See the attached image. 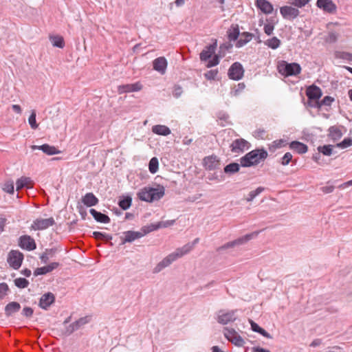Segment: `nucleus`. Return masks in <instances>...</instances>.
<instances>
[{"mask_svg": "<svg viewBox=\"0 0 352 352\" xmlns=\"http://www.w3.org/2000/svg\"><path fill=\"white\" fill-rule=\"evenodd\" d=\"M267 156L268 153L263 148H256L248 152L244 156L241 157V166L243 167L255 166L260 162H263Z\"/></svg>", "mask_w": 352, "mask_h": 352, "instance_id": "obj_1", "label": "nucleus"}, {"mask_svg": "<svg viewBox=\"0 0 352 352\" xmlns=\"http://www.w3.org/2000/svg\"><path fill=\"white\" fill-rule=\"evenodd\" d=\"M164 188L160 186L158 188L144 187L138 193V198L146 202H152L160 199L164 195Z\"/></svg>", "mask_w": 352, "mask_h": 352, "instance_id": "obj_2", "label": "nucleus"}, {"mask_svg": "<svg viewBox=\"0 0 352 352\" xmlns=\"http://www.w3.org/2000/svg\"><path fill=\"white\" fill-rule=\"evenodd\" d=\"M278 72L285 77L297 76L300 74L302 68L297 63H287L285 60H280L277 65Z\"/></svg>", "mask_w": 352, "mask_h": 352, "instance_id": "obj_3", "label": "nucleus"}, {"mask_svg": "<svg viewBox=\"0 0 352 352\" xmlns=\"http://www.w3.org/2000/svg\"><path fill=\"white\" fill-rule=\"evenodd\" d=\"M191 248L192 245H184L183 247L177 248L175 252L168 254L162 261L166 267H168L177 258L190 252Z\"/></svg>", "mask_w": 352, "mask_h": 352, "instance_id": "obj_4", "label": "nucleus"}, {"mask_svg": "<svg viewBox=\"0 0 352 352\" xmlns=\"http://www.w3.org/2000/svg\"><path fill=\"white\" fill-rule=\"evenodd\" d=\"M258 234V232H253L250 234H247L241 237H239L232 241L228 242L223 245L219 247L218 248V251H222L226 249L232 248L237 245H243L248 241H250L254 237H256Z\"/></svg>", "mask_w": 352, "mask_h": 352, "instance_id": "obj_5", "label": "nucleus"}, {"mask_svg": "<svg viewBox=\"0 0 352 352\" xmlns=\"http://www.w3.org/2000/svg\"><path fill=\"white\" fill-rule=\"evenodd\" d=\"M306 95L308 98V104L311 107H316V102H318L322 93L320 87L315 85H310L306 90Z\"/></svg>", "mask_w": 352, "mask_h": 352, "instance_id": "obj_6", "label": "nucleus"}, {"mask_svg": "<svg viewBox=\"0 0 352 352\" xmlns=\"http://www.w3.org/2000/svg\"><path fill=\"white\" fill-rule=\"evenodd\" d=\"M223 332L225 338L235 346H243L244 345V340L234 329L224 327Z\"/></svg>", "mask_w": 352, "mask_h": 352, "instance_id": "obj_7", "label": "nucleus"}, {"mask_svg": "<svg viewBox=\"0 0 352 352\" xmlns=\"http://www.w3.org/2000/svg\"><path fill=\"white\" fill-rule=\"evenodd\" d=\"M237 309L226 311L224 309L219 310L217 314V321L221 324H227L229 322H234L236 320V313Z\"/></svg>", "mask_w": 352, "mask_h": 352, "instance_id": "obj_8", "label": "nucleus"}, {"mask_svg": "<svg viewBox=\"0 0 352 352\" xmlns=\"http://www.w3.org/2000/svg\"><path fill=\"white\" fill-rule=\"evenodd\" d=\"M23 254L19 250H11L8 256L7 261L14 270H18L22 264Z\"/></svg>", "mask_w": 352, "mask_h": 352, "instance_id": "obj_9", "label": "nucleus"}, {"mask_svg": "<svg viewBox=\"0 0 352 352\" xmlns=\"http://www.w3.org/2000/svg\"><path fill=\"white\" fill-rule=\"evenodd\" d=\"M244 69L242 65L239 62L234 63L228 70V75L230 79L239 80L242 78Z\"/></svg>", "mask_w": 352, "mask_h": 352, "instance_id": "obj_10", "label": "nucleus"}, {"mask_svg": "<svg viewBox=\"0 0 352 352\" xmlns=\"http://www.w3.org/2000/svg\"><path fill=\"white\" fill-rule=\"evenodd\" d=\"M54 224H55V221L53 217L48 219L38 218L33 221L31 228L34 230H42L48 228Z\"/></svg>", "mask_w": 352, "mask_h": 352, "instance_id": "obj_11", "label": "nucleus"}, {"mask_svg": "<svg viewBox=\"0 0 352 352\" xmlns=\"http://www.w3.org/2000/svg\"><path fill=\"white\" fill-rule=\"evenodd\" d=\"M250 144L243 138H239L234 140L230 144L231 151L234 153H240L248 149Z\"/></svg>", "mask_w": 352, "mask_h": 352, "instance_id": "obj_12", "label": "nucleus"}, {"mask_svg": "<svg viewBox=\"0 0 352 352\" xmlns=\"http://www.w3.org/2000/svg\"><path fill=\"white\" fill-rule=\"evenodd\" d=\"M19 245L23 250L32 251L36 248V244L33 238L29 235H23L20 236L19 240Z\"/></svg>", "mask_w": 352, "mask_h": 352, "instance_id": "obj_13", "label": "nucleus"}, {"mask_svg": "<svg viewBox=\"0 0 352 352\" xmlns=\"http://www.w3.org/2000/svg\"><path fill=\"white\" fill-rule=\"evenodd\" d=\"M280 12L285 19L292 21L296 19L300 14L298 9L285 6L280 8Z\"/></svg>", "mask_w": 352, "mask_h": 352, "instance_id": "obj_14", "label": "nucleus"}, {"mask_svg": "<svg viewBox=\"0 0 352 352\" xmlns=\"http://www.w3.org/2000/svg\"><path fill=\"white\" fill-rule=\"evenodd\" d=\"M54 302L55 296L52 292H47L41 297L38 306L47 310Z\"/></svg>", "mask_w": 352, "mask_h": 352, "instance_id": "obj_15", "label": "nucleus"}, {"mask_svg": "<svg viewBox=\"0 0 352 352\" xmlns=\"http://www.w3.org/2000/svg\"><path fill=\"white\" fill-rule=\"evenodd\" d=\"M122 236H120L121 244H125L126 243H131L134 241L135 239H140L144 236L140 232L135 231H126L122 233Z\"/></svg>", "mask_w": 352, "mask_h": 352, "instance_id": "obj_16", "label": "nucleus"}, {"mask_svg": "<svg viewBox=\"0 0 352 352\" xmlns=\"http://www.w3.org/2000/svg\"><path fill=\"white\" fill-rule=\"evenodd\" d=\"M217 47V40L212 44L206 46L204 50L200 53L199 56L201 61H206L209 60L213 54Z\"/></svg>", "mask_w": 352, "mask_h": 352, "instance_id": "obj_17", "label": "nucleus"}, {"mask_svg": "<svg viewBox=\"0 0 352 352\" xmlns=\"http://www.w3.org/2000/svg\"><path fill=\"white\" fill-rule=\"evenodd\" d=\"M204 164L206 170H213L219 168L220 162L216 155H210L204 159Z\"/></svg>", "mask_w": 352, "mask_h": 352, "instance_id": "obj_18", "label": "nucleus"}, {"mask_svg": "<svg viewBox=\"0 0 352 352\" xmlns=\"http://www.w3.org/2000/svg\"><path fill=\"white\" fill-rule=\"evenodd\" d=\"M142 85L140 82H135L133 84H126L119 85L118 87V93L122 94L124 93H130L133 91H138L142 89Z\"/></svg>", "mask_w": 352, "mask_h": 352, "instance_id": "obj_19", "label": "nucleus"}, {"mask_svg": "<svg viewBox=\"0 0 352 352\" xmlns=\"http://www.w3.org/2000/svg\"><path fill=\"white\" fill-rule=\"evenodd\" d=\"M316 5L329 13H334L336 11V6L331 0H317Z\"/></svg>", "mask_w": 352, "mask_h": 352, "instance_id": "obj_20", "label": "nucleus"}, {"mask_svg": "<svg viewBox=\"0 0 352 352\" xmlns=\"http://www.w3.org/2000/svg\"><path fill=\"white\" fill-rule=\"evenodd\" d=\"M167 64V60L164 56L158 57L153 62V69L161 74H165Z\"/></svg>", "mask_w": 352, "mask_h": 352, "instance_id": "obj_21", "label": "nucleus"}, {"mask_svg": "<svg viewBox=\"0 0 352 352\" xmlns=\"http://www.w3.org/2000/svg\"><path fill=\"white\" fill-rule=\"evenodd\" d=\"M33 184L34 182L30 177H21L16 180V190L19 191L24 188H32L33 187Z\"/></svg>", "mask_w": 352, "mask_h": 352, "instance_id": "obj_22", "label": "nucleus"}, {"mask_svg": "<svg viewBox=\"0 0 352 352\" xmlns=\"http://www.w3.org/2000/svg\"><path fill=\"white\" fill-rule=\"evenodd\" d=\"M32 150H36V149L41 150L43 153H45L47 155H54V154H57V153H60V151L56 147H54L53 146H50L47 144H44L41 146L33 145V146H32Z\"/></svg>", "mask_w": 352, "mask_h": 352, "instance_id": "obj_23", "label": "nucleus"}, {"mask_svg": "<svg viewBox=\"0 0 352 352\" xmlns=\"http://www.w3.org/2000/svg\"><path fill=\"white\" fill-rule=\"evenodd\" d=\"M98 201V199L92 192H87L82 197V202L87 207L94 206Z\"/></svg>", "mask_w": 352, "mask_h": 352, "instance_id": "obj_24", "label": "nucleus"}, {"mask_svg": "<svg viewBox=\"0 0 352 352\" xmlns=\"http://www.w3.org/2000/svg\"><path fill=\"white\" fill-rule=\"evenodd\" d=\"M228 38L230 41H237L241 36L239 25L232 24L227 31Z\"/></svg>", "mask_w": 352, "mask_h": 352, "instance_id": "obj_25", "label": "nucleus"}, {"mask_svg": "<svg viewBox=\"0 0 352 352\" xmlns=\"http://www.w3.org/2000/svg\"><path fill=\"white\" fill-rule=\"evenodd\" d=\"M90 214L93 216L94 219L100 223H107L110 222V218L105 214L97 211L95 209L89 210Z\"/></svg>", "mask_w": 352, "mask_h": 352, "instance_id": "obj_26", "label": "nucleus"}, {"mask_svg": "<svg viewBox=\"0 0 352 352\" xmlns=\"http://www.w3.org/2000/svg\"><path fill=\"white\" fill-rule=\"evenodd\" d=\"M256 5L265 14H270L273 11V6L266 0H256Z\"/></svg>", "mask_w": 352, "mask_h": 352, "instance_id": "obj_27", "label": "nucleus"}, {"mask_svg": "<svg viewBox=\"0 0 352 352\" xmlns=\"http://www.w3.org/2000/svg\"><path fill=\"white\" fill-rule=\"evenodd\" d=\"M21 309V305L17 302H10L5 307V314L7 317L18 312Z\"/></svg>", "mask_w": 352, "mask_h": 352, "instance_id": "obj_28", "label": "nucleus"}, {"mask_svg": "<svg viewBox=\"0 0 352 352\" xmlns=\"http://www.w3.org/2000/svg\"><path fill=\"white\" fill-rule=\"evenodd\" d=\"M254 35L252 33L244 32L241 34L239 39L236 41L235 46L236 47H241L245 44H247L249 41H250Z\"/></svg>", "mask_w": 352, "mask_h": 352, "instance_id": "obj_29", "label": "nucleus"}, {"mask_svg": "<svg viewBox=\"0 0 352 352\" xmlns=\"http://www.w3.org/2000/svg\"><path fill=\"white\" fill-rule=\"evenodd\" d=\"M152 131L155 134L163 136H166L171 133L170 129L168 126L161 124L154 125L152 127Z\"/></svg>", "mask_w": 352, "mask_h": 352, "instance_id": "obj_30", "label": "nucleus"}, {"mask_svg": "<svg viewBox=\"0 0 352 352\" xmlns=\"http://www.w3.org/2000/svg\"><path fill=\"white\" fill-rule=\"evenodd\" d=\"M289 147L299 154L305 153L307 151V146L298 141L292 142Z\"/></svg>", "mask_w": 352, "mask_h": 352, "instance_id": "obj_31", "label": "nucleus"}, {"mask_svg": "<svg viewBox=\"0 0 352 352\" xmlns=\"http://www.w3.org/2000/svg\"><path fill=\"white\" fill-rule=\"evenodd\" d=\"M329 137L332 139L333 141H337L341 138L342 136V133L339 126H332L329 127Z\"/></svg>", "mask_w": 352, "mask_h": 352, "instance_id": "obj_32", "label": "nucleus"}, {"mask_svg": "<svg viewBox=\"0 0 352 352\" xmlns=\"http://www.w3.org/2000/svg\"><path fill=\"white\" fill-rule=\"evenodd\" d=\"M251 324V329L253 331L256 332L262 335L263 336L267 338H272L271 335L267 332L264 329L261 327L257 323L254 322L253 320H250Z\"/></svg>", "mask_w": 352, "mask_h": 352, "instance_id": "obj_33", "label": "nucleus"}, {"mask_svg": "<svg viewBox=\"0 0 352 352\" xmlns=\"http://www.w3.org/2000/svg\"><path fill=\"white\" fill-rule=\"evenodd\" d=\"M240 164H239L236 162H232L228 165H226L224 168L223 171L226 174L232 175L236 173H238L240 170Z\"/></svg>", "mask_w": 352, "mask_h": 352, "instance_id": "obj_34", "label": "nucleus"}, {"mask_svg": "<svg viewBox=\"0 0 352 352\" xmlns=\"http://www.w3.org/2000/svg\"><path fill=\"white\" fill-rule=\"evenodd\" d=\"M50 40L52 42L54 47L63 48L65 46L64 38L61 36H58V35L50 36Z\"/></svg>", "mask_w": 352, "mask_h": 352, "instance_id": "obj_35", "label": "nucleus"}, {"mask_svg": "<svg viewBox=\"0 0 352 352\" xmlns=\"http://www.w3.org/2000/svg\"><path fill=\"white\" fill-rule=\"evenodd\" d=\"M132 202V199L130 196L123 197L120 199L118 201L119 206L124 210L130 208Z\"/></svg>", "mask_w": 352, "mask_h": 352, "instance_id": "obj_36", "label": "nucleus"}, {"mask_svg": "<svg viewBox=\"0 0 352 352\" xmlns=\"http://www.w3.org/2000/svg\"><path fill=\"white\" fill-rule=\"evenodd\" d=\"M93 236L96 240H102L106 242H109L112 239V236L107 234L105 232H101L98 231H95L93 232Z\"/></svg>", "mask_w": 352, "mask_h": 352, "instance_id": "obj_37", "label": "nucleus"}, {"mask_svg": "<svg viewBox=\"0 0 352 352\" xmlns=\"http://www.w3.org/2000/svg\"><path fill=\"white\" fill-rule=\"evenodd\" d=\"M265 44L267 46H268L269 47H270L273 50H276L280 47V45L281 44V41L277 37L274 36L273 38L267 40L265 42Z\"/></svg>", "mask_w": 352, "mask_h": 352, "instance_id": "obj_38", "label": "nucleus"}, {"mask_svg": "<svg viewBox=\"0 0 352 352\" xmlns=\"http://www.w3.org/2000/svg\"><path fill=\"white\" fill-rule=\"evenodd\" d=\"M333 101V98L329 96H326L320 101L316 102V107L320 108L322 106H330Z\"/></svg>", "mask_w": 352, "mask_h": 352, "instance_id": "obj_39", "label": "nucleus"}, {"mask_svg": "<svg viewBox=\"0 0 352 352\" xmlns=\"http://www.w3.org/2000/svg\"><path fill=\"white\" fill-rule=\"evenodd\" d=\"M158 166L159 162L157 158L155 157H152L148 163L149 171L153 174L155 173L158 170Z\"/></svg>", "mask_w": 352, "mask_h": 352, "instance_id": "obj_40", "label": "nucleus"}, {"mask_svg": "<svg viewBox=\"0 0 352 352\" xmlns=\"http://www.w3.org/2000/svg\"><path fill=\"white\" fill-rule=\"evenodd\" d=\"M318 151L324 155L330 156L333 153V146L330 144L320 146L318 147Z\"/></svg>", "mask_w": 352, "mask_h": 352, "instance_id": "obj_41", "label": "nucleus"}, {"mask_svg": "<svg viewBox=\"0 0 352 352\" xmlns=\"http://www.w3.org/2000/svg\"><path fill=\"white\" fill-rule=\"evenodd\" d=\"M14 285L19 289H24L29 285V281L25 278H17L14 280Z\"/></svg>", "mask_w": 352, "mask_h": 352, "instance_id": "obj_42", "label": "nucleus"}, {"mask_svg": "<svg viewBox=\"0 0 352 352\" xmlns=\"http://www.w3.org/2000/svg\"><path fill=\"white\" fill-rule=\"evenodd\" d=\"M91 320V316H86L85 317H82L79 318L78 320L75 321L74 323L79 329L82 326L89 323Z\"/></svg>", "mask_w": 352, "mask_h": 352, "instance_id": "obj_43", "label": "nucleus"}, {"mask_svg": "<svg viewBox=\"0 0 352 352\" xmlns=\"http://www.w3.org/2000/svg\"><path fill=\"white\" fill-rule=\"evenodd\" d=\"M263 187H258L255 190L249 192L248 197L246 198L247 201H252L257 195L264 191Z\"/></svg>", "mask_w": 352, "mask_h": 352, "instance_id": "obj_44", "label": "nucleus"}, {"mask_svg": "<svg viewBox=\"0 0 352 352\" xmlns=\"http://www.w3.org/2000/svg\"><path fill=\"white\" fill-rule=\"evenodd\" d=\"M36 113L35 110H32L29 117L28 122L32 129H36L38 128V124L36 120Z\"/></svg>", "mask_w": 352, "mask_h": 352, "instance_id": "obj_45", "label": "nucleus"}, {"mask_svg": "<svg viewBox=\"0 0 352 352\" xmlns=\"http://www.w3.org/2000/svg\"><path fill=\"white\" fill-rule=\"evenodd\" d=\"M338 38V34H337L336 32L331 31L328 33V35L325 38V41L327 43H333L337 41Z\"/></svg>", "mask_w": 352, "mask_h": 352, "instance_id": "obj_46", "label": "nucleus"}, {"mask_svg": "<svg viewBox=\"0 0 352 352\" xmlns=\"http://www.w3.org/2000/svg\"><path fill=\"white\" fill-rule=\"evenodd\" d=\"M3 190L10 194L14 193V182L12 180L7 181L3 187Z\"/></svg>", "mask_w": 352, "mask_h": 352, "instance_id": "obj_47", "label": "nucleus"}, {"mask_svg": "<svg viewBox=\"0 0 352 352\" xmlns=\"http://www.w3.org/2000/svg\"><path fill=\"white\" fill-rule=\"evenodd\" d=\"M224 56V54L220 55V56L215 54L212 59L208 60V63L206 65L207 67H212L217 65L219 63L220 56Z\"/></svg>", "mask_w": 352, "mask_h": 352, "instance_id": "obj_48", "label": "nucleus"}, {"mask_svg": "<svg viewBox=\"0 0 352 352\" xmlns=\"http://www.w3.org/2000/svg\"><path fill=\"white\" fill-rule=\"evenodd\" d=\"M309 0H289V3L298 8L304 7L309 3Z\"/></svg>", "mask_w": 352, "mask_h": 352, "instance_id": "obj_49", "label": "nucleus"}, {"mask_svg": "<svg viewBox=\"0 0 352 352\" xmlns=\"http://www.w3.org/2000/svg\"><path fill=\"white\" fill-rule=\"evenodd\" d=\"M160 227H161L160 223H159L157 225L151 224V225L148 226V227H143L142 228V231L144 232L143 234L144 235L148 232H151L152 231L157 230Z\"/></svg>", "mask_w": 352, "mask_h": 352, "instance_id": "obj_50", "label": "nucleus"}, {"mask_svg": "<svg viewBox=\"0 0 352 352\" xmlns=\"http://www.w3.org/2000/svg\"><path fill=\"white\" fill-rule=\"evenodd\" d=\"M352 145V138H345L341 142L337 144V146L345 148Z\"/></svg>", "mask_w": 352, "mask_h": 352, "instance_id": "obj_51", "label": "nucleus"}, {"mask_svg": "<svg viewBox=\"0 0 352 352\" xmlns=\"http://www.w3.org/2000/svg\"><path fill=\"white\" fill-rule=\"evenodd\" d=\"M292 160V155L287 152L280 159V164L283 166L287 165Z\"/></svg>", "mask_w": 352, "mask_h": 352, "instance_id": "obj_52", "label": "nucleus"}, {"mask_svg": "<svg viewBox=\"0 0 352 352\" xmlns=\"http://www.w3.org/2000/svg\"><path fill=\"white\" fill-rule=\"evenodd\" d=\"M9 290V287L7 283H0V299H3L5 296L7 294V292Z\"/></svg>", "mask_w": 352, "mask_h": 352, "instance_id": "obj_53", "label": "nucleus"}, {"mask_svg": "<svg viewBox=\"0 0 352 352\" xmlns=\"http://www.w3.org/2000/svg\"><path fill=\"white\" fill-rule=\"evenodd\" d=\"M217 69H211L204 74V76L207 80H214L217 76Z\"/></svg>", "mask_w": 352, "mask_h": 352, "instance_id": "obj_54", "label": "nucleus"}, {"mask_svg": "<svg viewBox=\"0 0 352 352\" xmlns=\"http://www.w3.org/2000/svg\"><path fill=\"white\" fill-rule=\"evenodd\" d=\"M182 92H183L182 87L180 85H175L173 87V96L175 98H178L179 97H180Z\"/></svg>", "mask_w": 352, "mask_h": 352, "instance_id": "obj_55", "label": "nucleus"}, {"mask_svg": "<svg viewBox=\"0 0 352 352\" xmlns=\"http://www.w3.org/2000/svg\"><path fill=\"white\" fill-rule=\"evenodd\" d=\"M49 273V271L46 266L38 267L34 272V275L37 276L38 275H44Z\"/></svg>", "mask_w": 352, "mask_h": 352, "instance_id": "obj_56", "label": "nucleus"}, {"mask_svg": "<svg viewBox=\"0 0 352 352\" xmlns=\"http://www.w3.org/2000/svg\"><path fill=\"white\" fill-rule=\"evenodd\" d=\"M337 56L341 59L352 61V54L349 52H342Z\"/></svg>", "mask_w": 352, "mask_h": 352, "instance_id": "obj_57", "label": "nucleus"}, {"mask_svg": "<svg viewBox=\"0 0 352 352\" xmlns=\"http://www.w3.org/2000/svg\"><path fill=\"white\" fill-rule=\"evenodd\" d=\"M34 314V310L30 307H25L22 311V315L26 318H31Z\"/></svg>", "mask_w": 352, "mask_h": 352, "instance_id": "obj_58", "label": "nucleus"}, {"mask_svg": "<svg viewBox=\"0 0 352 352\" xmlns=\"http://www.w3.org/2000/svg\"><path fill=\"white\" fill-rule=\"evenodd\" d=\"M283 140H276L272 142V144L270 146L269 148L270 151H274L278 148H280L283 146Z\"/></svg>", "mask_w": 352, "mask_h": 352, "instance_id": "obj_59", "label": "nucleus"}, {"mask_svg": "<svg viewBox=\"0 0 352 352\" xmlns=\"http://www.w3.org/2000/svg\"><path fill=\"white\" fill-rule=\"evenodd\" d=\"M274 29V25L272 23H267L264 25V32L268 36L271 35L273 33Z\"/></svg>", "mask_w": 352, "mask_h": 352, "instance_id": "obj_60", "label": "nucleus"}, {"mask_svg": "<svg viewBox=\"0 0 352 352\" xmlns=\"http://www.w3.org/2000/svg\"><path fill=\"white\" fill-rule=\"evenodd\" d=\"M266 131L264 129H257L254 131V137L260 139H265Z\"/></svg>", "mask_w": 352, "mask_h": 352, "instance_id": "obj_61", "label": "nucleus"}, {"mask_svg": "<svg viewBox=\"0 0 352 352\" xmlns=\"http://www.w3.org/2000/svg\"><path fill=\"white\" fill-rule=\"evenodd\" d=\"M217 117L221 120H223L225 122H227L228 120L229 119V116L227 113L223 111H220L217 113Z\"/></svg>", "mask_w": 352, "mask_h": 352, "instance_id": "obj_62", "label": "nucleus"}, {"mask_svg": "<svg viewBox=\"0 0 352 352\" xmlns=\"http://www.w3.org/2000/svg\"><path fill=\"white\" fill-rule=\"evenodd\" d=\"M166 267L162 261H160L153 269V273L157 274Z\"/></svg>", "mask_w": 352, "mask_h": 352, "instance_id": "obj_63", "label": "nucleus"}, {"mask_svg": "<svg viewBox=\"0 0 352 352\" xmlns=\"http://www.w3.org/2000/svg\"><path fill=\"white\" fill-rule=\"evenodd\" d=\"M245 87V85L243 82H240L238 84L236 88L234 91V95H239Z\"/></svg>", "mask_w": 352, "mask_h": 352, "instance_id": "obj_64", "label": "nucleus"}]
</instances>
